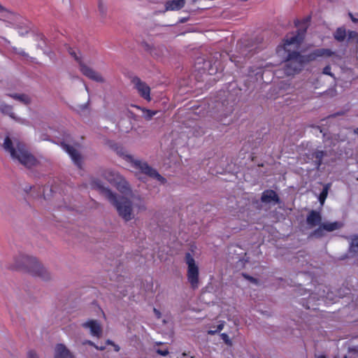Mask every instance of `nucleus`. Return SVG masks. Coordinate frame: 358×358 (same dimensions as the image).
<instances>
[{
    "label": "nucleus",
    "instance_id": "f257e3e1",
    "mask_svg": "<svg viewBox=\"0 0 358 358\" xmlns=\"http://www.w3.org/2000/svg\"><path fill=\"white\" fill-rule=\"evenodd\" d=\"M302 40L303 37L299 34L287 36L283 45L277 48V53L285 59L284 71L287 76L299 72L303 64L309 62L308 56H302L296 51H292V48H298Z\"/></svg>",
    "mask_w": 358,
    "mask_h": 358
},
{
    "label": "nucleus",
    "instance_id": "f03ea898",
    "mask_svg": "<svg viewBox=\"0 0 358 358\" xmlns=\"http://www.w3.org/2000/svg\"><path fill=\"white\" fill-rule=\"evenodd\" d=\"M99 189L102 196L115 207L118 215L126 222L135 218L134 206H135L138 212H143L147 210L145 201L141 198H138L135 203L133 204L129 199L124 196L118 197L116 194L108 187L99 186Z\"/></svg>",
    "mask_w": 358,
    "mask_h": 358
},
{
    "label": "nucleus",
    "instance_id": "7ed1b4c3",
    "mask_svg": "<svg viewBox=\"0 0 358 358\" xmlns=\"http://www.w3.org/2000/svg\"><path fill=\"white\" fill-rule=\"evenodd\" d=\"M3 148L13 160L27 167H32L37 164V160L26 148L25 145L15 137L6 136Z\"/></svg>",
    "mask_w": 358,
    "mask_h": 358
},
{
    "label": "nucleus",
    "instance_id": "20e7f679",
    "mask_svg": "<svg viewBox=\"0 0 358 358\" xmlns=\"http://www.w3.org/2000/svg\"><path fill=\"white\" fill-rule=\"evenodd\" d=\"M15 268L24 269L32 275L37 276L44 281L50 280L52 275L36 257L20 255L15 259Z\"/></svg>",
    "mask_w": 358,
    "mask_h": 358
},
{
    "label": "nucleus",
    "instance_id": "39448f33",
    "mask_svg": "<svg viewBox=\"0 0 358 358\" xmlns=\"http://www.w3.org/2000/svg\"><path fill=\"white\" fill-rule=\"evenodd\" d=\"M123 158L130 163L132 168L138 171V173L148 176L150 178L155 180L159 184H165L166 180L159 172L146 162L139 159L134 158L132 155L123 154Z\"/></svg>",
    "mask_w": 358,
    "mask_h": 358
},
{
    "label": "nucleus",
    "instance_id": "423d86ee",
    "mask_svg": "<svg viewBox=\"0 0 358 358\" xmlns=\"http://www.w3.org/2000/svg\"><path fill=\"white\" fill-rule=\"evenodd\" d=\"M185 262L187 266V280L192 289H196L199 286V267L192 252L185 253Z\"/></svg>",
    "mask_w": 358,
    "mask_h": 358
},
{
    "label": "nucleus",
    "instance_id": "0eeeda50",
    "mask_svg": "<svg viewBox=\"0 0 358 358\" xmlns=\"http://www.w3.org/2000/svg\"><path fill=\"white\" fill-rule=\"evenodd\" d=\"M103 177L110 183L114 185L122 194H129L131 192L129 183L116 171L108 169L103 171Z\"/></svg>",
    "mask_w": 358,
    "mask_h": 358
},
{
    "label": "nucleus",
    "instance_id": "6e6552de",
    "mask_svg": "<svg viewBox=\"0 0 358 358\" xmlns=\"http://www.w3.org/2000/svg\"><path fill=\"white\" fill-rule=\"evenodd\" d=\"M69 52L79 63L80 70L84 76L98 83L104 82V78L99 73L96 72L82 62L81 58L79 56L80 52L78 51L73 48H69Z\"/></svg>",
    "mask_w": 358,
    "mask_h": 358
},
{
    "label": "nucleus",
    "instance_id": "1a4fd4ad",
    "mask_svg": "<svg viewBox=\"0 0 358 358\" xmlns=\"http://www.w3.org/2000/svg\"><path fill=\"white\" fill-rule=\"evenodd\" d=\"M343 226L341 222H325L321 223V224L314 230L311 236L316 238H321L324 236V232H331L341 229Z\"/></svg>",
    "mask_w": 358,
    "mask_h": 358
},
{
    "label": "nucleus",
    "instance_id": "9d476101",
    "mask_svg": "<svg viewBox=\"0 0 358 358\" xmlns=\"http://www.w3.org/2000/svg\"><path fill=\"white\" fill-rule=\"evenodd\" d=\"M62 147L63 150L70 156L74 164L80 168L83 164V158L80 153L78 146H73L65 143H62Z\"/></svg>",
    "mask_w": 358,
    "mask_h": 358
},
{
    "label": "nucleus",
    "instance_id": "9b49d317",
    "mask_svg": "<svg viewBox=\"0 0 358 358\" xmlns=\"http://www.w3.org/2000/svg\"><path fill=\"white\" fill-rule=\"evenodd\" d=\"M131 82L138 94L146 101H150L151 100L150 87L138 78H134Z\"/></svg>",
    "mask_w": 358,
    "mask_h": 358
},
{
    "label": "nucleus",
    "instance_id": "f8f14e48",
    "mask_svg": "<svg viewBox=\"0 0 358 358\" xmlns=\"http://www.w3.org/2000/svg\"><path fill=\"white\" fill-rule=\"evenodd\" d=\"M20 16L0 5V20L8 23V26L18 27Z\"/></svg>",
    "mask_w": 358,
    "mask_h": 358
},
{
    "label": "nucleus",
    "instance_id": "ddd939ff",
    "mask_svg": "<svg viewBox=\"0 0 358 358\" xmlns=\"http://www.w3.org/2000/svg\"><path fill=\"white\" fill-rule=\"evenodd\" d=\"M0 113L3 115L8 116L17 122H22V120L17 117L14 113L13 106L8 103L3 96H0Z\"/></svg>",
    "mask_w": 358,
    "mask_h": 358
},
{
    "label": "nucleus",
    "instance_id": "4468645a",
    "mask_svg": "<svg viewBox=\"0 0 358 358\" xmlns=\"http://www.w3.org/2000/svg\"><path fill=\"white\" fill-rule=\"evenodd\" d=\"M82 327L88 329L90 334L96 338H101L103 333L102 326L100 322L95 320H90L82 324Z\"/></svg>",
    "mask_w": 358,
    "mask_h": 358
},
{
    "label": "nucleus",
    "instance_id": "2eb2a0df",
    "mask_svg": "<svg viewBox=\"0 0 358 358\" xmlns=\"http://www.w3.org/2000/svg\"><path fill=\"white\" fill-rule=\"evenodd\" d=\"M306 223L310 228L320 226L322 223V215L320 212L311 210L306 217Z\"/></svg>",
    "mask_w": 358,
    "mask_h": 358
},
{
    "label": "nucleus",
    "instance_id": "dca6fc26",
    "mask_svg": "<svg viewBox=\"0 0 358 358\" xmlns=\"http://www.w3.org/2000/svg\"><path fill=\"white\" fill-rule=\"evenodd\" d=\"M332 56H336L338 55L336 54L335 52H333L330 49H317L315 50L313 52L308 55L309 61L314 60L318 57H332Z\"/></svg>",
    "mask_w": 358,
    "mask_h": 358
},
{
    "label": "nucleus",
    "instance_id": "f3484780",
    "mask_svg": "<svg viewBox=\"0 0 358 358\" xmlns=\"http://www.w3.org/2000/svg\"><path fill=\"white\" fill-rule=\"evenodd\" d=\"M261 200L265 203H278L279 198L278 194L273 190H266L262 193Z\"/></svg>",
    "mask_w": 358,
    "mask_h": 358
},
{
    "label": "nucleus",
    "instance_id": "a211bd4d",
    "mask_svg": "<svg viewBox=\"0 0 358 358\" xmlns=\"http://www.w3.org/2000/svg\"><path fill=\"white\" fill-rule=\"evenodd\" d=\"M5 96L10 97L22 104L29 105L31 102V98L24 93H8Z\"/></svg>",
    "mask_w": 358,
    "mask_h": 358
},
{
    "label": "nucleus",
    "instance_id": "6ab92c4d",
    "mask_svg": "<svg viewBox=\"0 0 358 358\" xmlns=\"http://www.w3.org/2000/svg\"><path fill=\"white\" fill-rule=\"evenodd\" d=\"M55 358H73V356L64 345L59 344L55 348Z\"/></svg>",
    "mask_w": 358,
    "mask_h": 358
},
{
    "label": "nucleus",
    "instance_id": "aec40b11",
    "mask_svg": "<svg viewBox=\"0 0 358 358\" xmlns=\"http://www.w3.org/2000/svg\"><path fill=\"white\" fill-rule=\"evenodd\" d=\"M185 0H171L166 3L167 10H177L185 6Z\"/></svg>",
    "mask_w": 358,
    "mask_h": 358
},
{
    "label": "nucleus",
    "instance_id": "412c9836",
    "mask_svg": "<svg viewBox=\"0 0 358 358\" xmlns=\"http://www.w3.org/2000/svg\"><path fill=\"white\" fill-rule=\"evenodd\" d=\"M334 38L338 41H343L346 37V31L343 27L338 28L334 34Z\"/></svg>",
    "mask_w": 358,
    "mask_h": 358
},
{
    "label": "nucleus",
    "instance_id": "4be33fe9",
    "mask_svg": "<svg viewBox=\"0 0 358 358\" xmlns=\"http://www.w3.org/2000/svg\"><path fill=\"white\" fill-rule=\"evenodd\" d=\"M329 187H330V185L329 184L325 185L324 188H323V189H322V192L320 194L319 201H320V202L322 206L324 203L325 199L327 197Z\"/></svg>",
    "mask_w": 358,
    "mask_h": 358
},
{
    "label": "nucleus",
    "instance_id": "5701e85b",
    "mask_svg": "<svg viewBox=\"0 0 358 358\" xmlns=\"http://www.w3.org/2000/svg\"><path fill=\"white\" fill-rule=\"evenodd\" d=\"M325 153L321 150H317L314 152L313 156L315 158V164L317 168L322 164V160Z\"/></svg>",
    "mask_w": 358,
    "mask_h": 358
},
{
    "label": "nucleus",
    "instance_id": "b1692460",
    "mask_svg": "<svg viewBox=\"0 0 358 358\" xmlns=\"http://www.w3.org/2000/svg\"><path fill=\"white\" fill-rule=\"evenodd\" d=\"M350 248L351 252L358 254V236L352 238Z\"/></svg>",
    "mask_w": 358,
    "mask_h": 358
},
{
    "label": "nucleus",
    "instance_id": "393cba45",
    "mask_svg": "<svg viewBox=\"0 0 358 358\" xmlns=\"http://www.w3.org/2000/svg\"><path fill=\"white\" fill-rule=\"evenodd\" d=\"M142 111L143 117L147 120H151L157 113L156 110H150L148 109H143Z\"/></svg>",
    "mask_w": 358,
    "mask_h": 358
},
{
    "label": "nucleus",
    "instance_id": "a878e982",
    "mask_svg": "<svg viewBox=\"0 0 358 358\" xmlns=\"http://www.w3.org/2000/svg\"><path fill=\"white\" fill-rule=\"evenodd\" d=\"M221 338L227 345H231V341L230 340L229 336L227 334H224V333L222 334Z\"/></svg>",
    "mask_w": 358,
    "mask_h": 358
},
{
    "label": "nucleus",
    "instance_id": "bb28decb",
    "mask_svg": "<svg viewBox=\"0 0 358 358\" xmlns=\"http://www.w3.org/2000/svg\"><path fill=\"white\" fill-rule=\"evenodd\" d=\"M16 29H18V32L20 36H24L26 34L29 32V29L27 27H25L24 29H22L20 25L18 24V27H14Z\"/></svg>",
    "mask_w": 358,
    "mask_h": 358
},
{
    "label": "nucleus",
    "instance_id": "cd10ccee",
    "mask_svg": "<svg viewBox=\"0 0 358 358\" xmlns=\"http://www.w3.org/2000/svg\"><path fill=\"white\" fill-rule=\"evenodd\" d=\"M99 10L102 15H104L106 13V7L102 2L99 3Z\"/></svg>",
    "mask_w": 358,
    "mask_h": 358
},
{
    "label": "nucleus",
    "instance_id": "c85d7f7f",
    "mask_svg": "<svg viewBox=\"0 0 358 358\" xmlns=\"http://www.w3.org/2000/svg\"><path fill=\"white\" fill-rule=\"evenodd\" d=\"M322 73L325 75H328V76H330L331 77H334V74L331 73V66H325L324 69H323V71Z\"/></svg>",
    "mask_w": 358,
    "mask_h": 358
},
{
    "label": "nucleus",
    "instance_id": "c756f323",
    "mask_svg": "<svg viewBox=\"0 0 358 358\" xmlns=\"http://www.w3.org/2000/svg\"><path fill=\"white\" fill-rule=\"evenodd\" d=\"M13 51H14L15 53H16L17 55H22V56H24V57H27V54L22 49L17 48H13Z\"/></svg>",
    "mask_w": 358,
    "mask_h": 358
},
{
    "label": "nucleus",
    "instance_id": "7c9ffc66",
    "mask_svg": "<svg viewBox=\"0 0 358 358\" xmlns=\"http://www.w3.org/2000/svg\"><path fill=\"white\" fill-rule=\"evenodd\" d=\"M157 352L160 355H162V356H166L169 354V351L168 350H157Z\"/></svg>",
    "mask_w": 358,
    "mask_h": 358
},
{
    "label": "nucleus",
    "instance_id": "2f4dec72",
    "mask_svg": "<svg viewBox=\"0 0 358 358\" xmlns=\"http://www.w3.org/2000/svg\"><path fill=\"white\" fill-rule=\"evenodd\" d=\"M83 345H90L94 346V348L96 345L92 341H89V340L84 341L83 342Z\"/></svg>",
    "mask_w": 358,
    "mask_h": 358
},
{
    "label": "nucleus",
    "instance_id": "473e14b6",
    "mask_svg": "<svg viewBox=\"0 0 358 358\" xmlns=\"http://www.w3.org/2000/svg\"><path fill=\"white\" fill-rule=\"evenodd\" d=\"M208 66H210V62L208 61H204L203 62V67H202L203 71H206L207 70L206 68Z\"/></svg>",
    "mask_w": 358,
    "mask_h": 358
},
{
    "label": "nucleus",
    "instance_id": "72a5a7b5",
    "mask_svg": "<svg viewBox=\"0 0 358 358\" xmlns=\"http://www.w3.org/2000/svg\"><path fill=\"white\" fill-rule=\"evenodd\" d=\"M357 33L355 31H349L348 32V36L349 38H354L357 36Z\"/></svg>",
    "mask_w": 358,
    "mask_h": 358
},
{
    "label": "nucleus",
    "instance_id": "f704fd0d",
    "mask_svg": "<svg viewBox=\"0 0 358 358\" xmlns=\"http://www.w3.org/2000/svg\"><path fill=\"white\" fill-rule=\"evenodd\" d=\"M224 328V322L218 324L216 327L217 331H220Z\"/></svg>",
    "mask_w": 358,
    "mask_h": 358
},
{
    "label": "nucleus",
    "instance_id": "c9c22d12",
    "mask_svg": "<svg viewBox=\"0 0 358 358\" xmlns=\"http://www.w3.org/2000/svg\"><path fill=\"white\" fill-rule=\"evenodd\" d=\"M28 358H38V357L34 352H29Z\"/></svg>",
    "mask_w": 358,
    "mask_h": 358
},
{
    "label": "nucleus",
    "instance_id": "e433bc0d",
    "mask_svg": "<svg viewBox=\"0 0 358 358\" xmlns=\"http://www.w3.org/2000/svg\"><path fill=\"white\" fill-rule=\"evenodd\" d=\"M112 346L113 347L114 350H115V352H118V351H120V348L119 345H116L115 343H114V345H113Z\"/></svg>",
    "mask_w": 358,
    "mask_h": 358
},
{
    "label": "nucleus",
    "instance_id": "4c0bfd02",
    "mask_svg": "<svg viewBox=\"0 0 358 358\" xmlns=\"http://www.w3.org/2000/svg\"><path fill=\"white\" fill-rule=\"evenodd\" d=\"M255 75L259 76L261 79H262V71L261 69L259 70Z\"/></svg>",
    "mask_w": 358,
    "mask_h": 358
},
{
    "label": "nucleus",
    "instance_id": "58836bf2",
    "mask_svg": "<svg viewBox=\"0 0 358 358\" xmlns=\"http://www.w3.org/2000/svg\"><path fill=\"white\" fill-rule=\"evenodd\" d=\"M217 332H218V331H217V329H215V330H209L208 331V334H210V335H214Z\"/></svg>",
    "mask_w": 358,
    "mask_h": 358
},
{
    "label": "nucleus",
    "instance_id": "ea45409f",
    "mask_svg": "<svg viewBox=\"0 0 358 358\" xmlns=\"http://www.w3.org/2000/svg\"><path fill=\"white\" fill-rule=\"evenodd\" d=\"M95 348H96V350H105V347H104V346H100V347H99V346H97V345H95Z\"/></svg>",
    "mask_w": 358,
    "mask_h": 358
},
{
    "label": "nucleus",
    "instance_id": "a19ab883",
    "mask_svg": "<svg viewBox=\"0 0 358 358\" xmlns=\"http://www.w3.org/2000/svg\"><path fill=\"white\" fill-rule=\"evenodd\" d=\"M106 343H107L108 345H114V343H113L112 341H110V340H107V341H106Z\"/></svg>",
    "mask_w": 358,
    "mask_h": 358
},
{
    "label": "nucleus",
    "instance_id": "79ce46f5",
    "mask_svg": "<svg viewBox=\"0 0 358 358\" xmlns=\"http://www.w3.org/2000/svg\"><path fill=\"white\" fill-rule=\"evenodd\" d=\"M200 64H201V62H200V61L197 62H196V68L197 69H199V70H200V69H201V67H200V66H199V65Z\"/></svg>",
    "mask_w": 358,
    "mask_h": 358
},
{
    "label": "nucleus",
    "instance_id": "37998d69",
    "mask_svg": "<svg viewBox=\"0 0 358 358\" xmlns=\"http://www.w3.org/2000/svg\"><path fill=\"white\" fill-rule=\"evenodd\" d=\"M354 133H355V134H357V135H358V128H357V129H355L354 130Z\"/></svg>",
    "mask_w": 358,
    "mask_h": 358
},
{
    "label": "nucleus",
    "instance_id": "c03bdc74",
    "mask_svg": "<svg viewBox=\"0 0 358 358\" xmlns=\"http://www.w3.org/2000/svg\"><path fill=\"white\" fill-rule=\"evenodd\" d=\"M208 74H213V72L210 69H208Z\"/></svg>",
    "mask_w": 358,
    "mask_h": 358
},
{
    "label": "nucleus",
    "instance_id": "a18cd8bd",
    "mask_svg": "<svg viewBox=\"0 0 358 358\" xmlns=\"http://www.w3.org/2000/svg\"><path fill=\"white\" fill-rule=\"evenodd\" d=\"M316 358H326V357L324 356H323V355H321V356H319V357H317Z\"/></svg>",
    "mask_w": 358,
    "mask_h": 358
},
{
    "label": "nucleus",
    "instance_id": "49530a36",
    "mask_svg": "<svg viewBox=\"0 0 358 358\" xmlns=\"http://www.w3.org/2000/svg\"><path fill=\"white\" fill-rule=\"evenodd\" d=\"M191 358H193V357H191Z\"/></svg>",
    "mask_w": 358,
    "mask_h": 358
}]
</instances>
